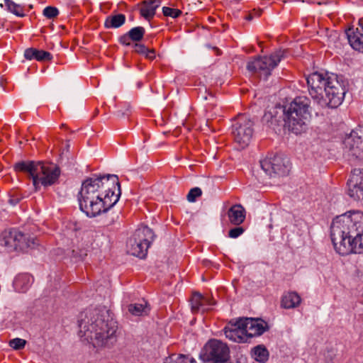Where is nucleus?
I'll list each match as a JSON object with an SVG mask.
<instances>
[{
  "label": "nucleus",
  "mask_w": 363,
  "mask_h": 363,
  "mask_svg": "<svg viewBox=\"0 0 363 363\" xmlns=\"http://www.w3.org/2000/svg\"><path fill=\"white\" fill-rule=\"evenodd\" d=\"M121 194L118 177L115 174L88 178L78 194L79 208L87 216L96 217L113 207Z\"/></svg>",
  "instance_id": "f257e3e1"
},
{
  "label": "nucleus",
  "mask_w": 363,
  "mask_h": 363,
  "mask_svg": "<svg viewBox=\"0 0 363 363\" xmlns=\"http://www.w3.org/2000/svg\"><path fill=\"white\" fill-rule=\"evenodd\" d=\"M306 81L311 96L321 108H335L342 104L345 91L336 76L315 72Z\"/></svg>",
  "instance_id": "f03ea898"
},
{
  "label": "nucleus",
  "mask_w": 363,
  "mask_h": 363,
  "mask_svg": "<svg viewBox=\"0 0 363 363\" xmlns=\"http://www.w3.org/2000/svg\"><path fill=\"white\" fill-rule=\"evenodd\" d=\"M87 320L80 324V332L95 347L113 345L116 339L117 325L113 320L108 319V311L94 309L89 311Z\"/></svg>",
  "instance_id": "7ed1b4c3"
},
{
  "label": "nucleus",
  "mask_w": 363,
  "mask_h": 363,
  "mask_svg": "<svg viewBox=\"0 0 363 363\" xmlns=\"http://www.w3.org/2000/svg\"><path fill=\"white\" fill-rule=\"evenodd\" d=\"M363 233V212L349 211L333 219L330 226V236L335 250L338 246L354 240Z\"/></svg>",
  "instance_id": "20e7f679"
},
{
  "label": "nucleus",
  "mask_w": 363,
  "mask_h": 363,
  "mask_svg": "<svg viewBox=\"0 0 363 363\" xmlns=\"http://www.w3.org/2000/svg\"><path fill=\"white\" fill-rule=\"evenodd\" d=\"M14 168L16 171L29 173L36 191L40 186L47 187L55 184L60 174V168L53 163L19 162Z\"/></svg>",
  "instance_id": "39448f33"
},
{
  "label": "nucleus",
  "mask_w": 363,
  "mask_h": 363,
  "mask_svg": "<svg viewBox=\"0 0 363 363\" xmlns=\"http://www.w3.org/2000/svg\"><path fill=\"white\" fill-rule=\"evenodd\" d=\"M310 99L306 96L296 97L288 106H284V121L290 130L295 134L303 131L311 117Z\"/></svg>",
  "instance_id": "423d86ee"
},
{
  "label": "nucleus",
  "mask_w": 363,
  "mask_h": 363,
  "mask_svg": "<svg viewBox=\"0 0 363 363\" xmlns=\"http://www.w3.org/2000/svg\"><path fill=\"white\" fill-rule=\"evenodd\" d=\"M284 57V50H277L269 56L257 57L251 59L247 64V69L257 74L260 78L267 79L272 71L278 65Z\"/></svg>",
  "instance_id": "0eeeda50"
},
{
  "label": "nucleus",
  "mask_w": 363,
  "mask_h": 363,
  "mask_svg": "<svg viewBox=\"0 0 363 363\" xmlns=\"http://www.w3.org/2000/svg\"><path fill=\"white\" fill-rule=\"evenodd\" d=\"M153 238L154 233L150 228L147 226L138 228L127 242L128 253L144 258Z\"/></svg>",
  "instance_id": "6e6552de"
},
{
  "label": "nucleus",
  "mask_w": 363,
  "mask_h": 363,
  "mask_svg": "<svg viewBox=\"0 0 363 363\" xmlns=\"http://www.w3.org/2000/svg\"><path fill=\"white\" fill-rule=\"evenodd\" d=\"M253 121L245 114H240L233 125V134L235 142L242 149L246 147L253 135Z\"/></svg>",
  "instance_id": "1a4fd4ad"
},
{
  "label": "nucleus",
  "mask_w": 363,
  "mask_h": 363,
  "mask_svg": "<svg viewBox=\"0 0 363 363\" xmlns=\"http://www.w3.org/2000/svg\"><path fill=\"white\" fill-rule=\"evenodd\" d=\"M201 357L206 362L227 363L230 357V350L225 343L213 339L210 340L203 347Z\"/></svg>",
  "instance_id": "9d476101"
},
{
  "label": "nucleus",
  "mask_w": 363,
  "mask_h": 363,
  "mask_svg": "<svg viewBox=\"0 0 363 363\" xmlns=\"http://www.w3.org/2000/svg\"><path fill=\"white\" fill-rule=\"evenodd\" d=\"M260 164L262 169L270 177L284 176L289 172V161L281 155L267 157Z\"/></svg>",
  "instance_id": "9b49d317"
},
{
  "label": "nucleus",
  "mask_w": 363,
  "mask_h": 363,
  "mask_svg": "<svg viewBox=\"0 0 363 363\" xmlns=\"http://www.w3.org/2000/svg\"><path fill=\"white\" fill-rule=\"evenodd\" d=\"M344 145L349 155L363 162V125L353 130L345 138Z\"/></svg>",
  "instance_id": "f8f14e48"
},
{
  "label": "nucleus",
  "mask_w": 363,
  "mask_h": 363,
  "mask_svg": "<svg viewBox=\"0 0 363 363\" xmlns=\"http://www.w3.org/2000/svg\"><path fill=\"white\" fill-rule=\"evenodd\" d=\"M348 195L354 200L363 199V169H354L347 182Z\"/></svg>",
  "instance_id": "ddd939ff"
},
{
  "label": "nucleus",
  "mask_w": 363,
  "mask_h": 363,
  "mask_svg": "<svg viewBox=\"0 0 363 363\" xmlns=\"http://www.w3.org/2000/svg\"><path fill=\"white\" fill-rule=\"evenodd\" d=\"M225 337L236 342H245L247 341L243 326L241 325V319L231 320L224 328Z\"/></svg>",
  "instance_id": "4468645a"
},
{
  "label": "nucleus",
  "mask_w": 363,
  "mask_h": 363,
  "mask_svg": "<svg viewBox=\"0 0 363 363\" xmlns=\"http://www.w3.org/2000/svg\"><path fill=\"white\" fill-rule=\"evenodd\" d=\"M241 325L244 328V331L247 340L250 337L260 335L264 332V323L258 319L241 318Z\"/></svg>",
  "instance_id": "2eb2a0df"
},
{
  "label": "nucleus",
  "mask_w": 363,
  "mask_h": 363,
  "mask_svg": "<svg viewBox=\"0 0 363 363\" xmlns=\"http://www.w3.org/2000/svg\"><path fill=\"white\" fill-rule=\"evenodd\" d=\"M336 252L341 255H347L350 253H363V233L359 235V237L358 236L354 240H349L348 242L339 245Z\"/></svg>",
  "instance_id": "dca6fc26"
},
{
  "label": "nucleus",
  "mask_w": 363,
  "mask_h": 363,
  "mask_svg": "<svg viewBox=\"0 0 363 363\" xmlns=\"http://www.w3.org/2000/svg\"><path fill=\"white\" fill-rule=\"evenodd\" d=\"M18 238H21V232L18 230L12 229L8 232L5 231L0 238V245L9 252L16 251Z\"/></svg>",
  "instance_id": "f3484780"
},
{
  "label": "nucleus",
  "mask_w": 363,
  "mask_h": 363,
  "mask_svg": "<svg viewBox=\"0 0 363 363\" xmlns=\"http://www.w3.org/2000/svg\"><path fill=\"white\" fill-rule=\"evenodd\" d=\"M347 35L350 45L354 50L363 52V20L359 21L355 30L349 29Z\"/></svg>",
  "instance_id": "a211bd4d"
},
{
  "label": "nucleus",
  "mask_w": 363,
  "mask_h": 363,
  "mask_svg": "<svg viewBox=\"0 0 363 363\" xmlns=\"http://www.w3.org/2000/svg\"><path fill=\"white\" fill-rule=\"evenodd\" d=\"M160 4V0L143 1L140 6V13L145 19L150 21L155 15L156 9Z\"/></svg>",
  "instance_id": "6ab92c4d"
},
{
  "label": "nucleus",
  "mask_w": 363,
  "mask_h": 363,
  "mask_svg": "<svg viewBox=\"0 0 363 363\" xmlns=\"http://www.w3.org/2000/svg\"><path fill=\"white\" fill-rule=\"evenodd\" d=\"M301 303V296L295 291L284 293L281 298V307L285 309L297 308Z\"/></svg>",
  "instance_id": "aec40b11"
},
{
  "label": "nucleus",
  "mask_w": 363,
  "mask_h": 363,
  "mask_svg": "<svg viewBox=\"0 0 363 363\" xmlns=\"http://www.w3.org/2000/svg\"><path fill=\"white\" fill-rule=\"evenodd\" d=\"M228 217L230 223L239 225L245 219V210L240 204L233 205L228 211Z\"/></svg>",
  "instance_id": "412c9836"
},
{
  "label": "nucleus",
  "mask_w": 363,
  "mask_h": 363,
  "mask_svg": "<svg viewBox=\"0 0 363 363\" xmlns=\"http://www.w3.org/2000/svg\"><path fill=\"white\" fill-rule=\"evenodd\" d=\"M33 282V277L28 274H20L16 277L13 284L16 289L25 292Z\"/></svg>",
  "instance_id": "4be33fe9"
},
{
  "label": "nucleus",
  "mask_w": 363,
  "mask_h": 363,
  "mask_svg": "<svg viewBox=\"0 0 363 363\" xmlns=\"http://www.w3.org/2000/svg\"><path fill=\"white\" fill-rule=\"evenodd\" d=\"M125 22V15L118 13L108 16L104 22V26L106 28H117L123 26Z\"/></svg>",
  "instance_id": "5701e85b"
},
{
  "label": "nucleus",
  "mask_w": 363,
  "mask_h": 363,
  "mask_svg": "<svg viewBox=\"0 0 363 363\" xmlns=\"http://www.w3.org/2000/svg\"><path fill=\"white\" fill-rule=\"evenodd\" d=\"M252 357L260 363H264L268 360L269 352L263 345H258L252 350Z\"/></svg>",
  "instance_id": "b1692460"
},
{
  "label": "nucleus",
  "mask_w": 363,
  "mask_h": 363,
  "mask_svg": "<svg viewBox=\"0 0 363 363\" xmlns=\"http://www.w3.org/2000/svg\"><path fill=\"white\" fill-rule=\"evenodd\" d=\"M128 311L133 315H143L148 313L150 308L147 303L145 301H143V303L129 305Z\"/></svg>",
  "instance_id": "393cba45"
},
{
  "label": "nucleus",
  "mask_w": 363,
  "mask_h": 363,
  "mask_svg": "<svg viewBox=\"0 0 363 363\" xmlns=\"http://www.w3.org/2000/svg\"><path fill=\"white\" fill-rule=\"evenodd\" d=\"M21 238H18L17 241V250H25L28 248L34 247L35 245V240L30 236L23 234L21 232Z\"/></svg>",
  "instance_id": "a878e982"
},
{
  "label": "nucleus",
  "mask_w": 363,
  "mask_h": 363,
  "mask_svg": "<svg viewBox=\"0 0 363 363\" xmlns=\"http://www.w3.org/2000/svg\"><path fill=\"white\" fill-rule=\"evenodd\" d=\"M207 299L205 296L199 293H194L191 298V311L193 313H197L204 307V303L202 301H206Z\"/></svg>",
  "instance_id": "bb28decb"
},
{
  "label": "nucleus",
  "mask_w": 363,
  "mask_h": 363,
  "mask_svg": "<svg viewBox=\"0 0 363 363\" xmlns=\"http://www.w3.org/2000/svg\"><path fill=\"white\" fill-rule=\"evenodd\" d=\"M164 363H196L195 359L183 354H172L167 357Z\"/></svg>",
  "instance_id": "cd10ccee"
},
{
  "label": "nucleus",
  "mask_w": 363,
  "mask_h": 363,
  "mask_svg": "<svg viewBox=\"0 0 363 363\" xmlns=\"http://www.w3.org/2000/svg\"><path fill=\"white\" fill-rule=\"evenodd\" d=\"M130 39L133 41H140L143 39L145 30L143 27H135L131 28L128 32Z\"/></svg>",
  "instance_id": "c85d7f7f"
},
{
  "label": "nucleus",
  "mask_w": 363,
  "mask_h": 363,
  "mask_svg": "<svg viewBox=\"0 0 363 363\" xmlns=\"http://www.w3.org/2000/svg\"><path fill=\"white\" fill-rule=\"evenodd\" d=\"M5 5L7 6L8 9L16 14L18 16H23V9L21 6L15 4L11 0H4Z\"/></svg>",
  "instance_id": "c756f323"
},
{
  "label": "nucleus",
  "mask_w": 363,
  "mask_h": 363,
  "mask_svg": "<svg viewBox=\"0 0 363 363\" xmlns=\"http://www.w3.org/2000/svg\"><path fill=\"white\" fill-rule=\"evenodd\" d=\"M162 13L165 16H170L174 18H177L182 14V11L177 9L164 6L162 8Z\"/></svg>",
  "instance_id": "7c9ffc66"
},
{
  "label": "nucleus",
  "mask_w": 363,
  "mask_h": 363,
  "mask_svg": "<svg viewBox=\"0 0 363 363\" xmlns=\"http://www.w3.org/2000/svg\"><path fill=\"white\" fill-rule=\"evenodd\" d=\"M201 194V189L199 187H194L191 189L187 194V200L190 202H194Z\"/></svg>",
  "instance_id": "2f4dec72"
},
{
  "label": "nucleus",
  "mask_w": 363,
  "mask_h": 363,
  "mask_svg": "<svg viewBox=\"0 0 363 363\" xmlns=\"http://www.w3.org/2000/svg\"><path fill=\"white\" fill-rule=\"evenodd\" d=\"M58 14V9L53 6H47L43 10V15L49 19L57 17Z\"/></svg>",
  "instance_id": "473e14b6"
},
{
  "label": "nucleus",
  "mask_w": 363,
  "mask_h": 363,
  "mask_svg": "<svg viewBox=\"0 0 363 363\" xmlns=\"http://www.w3.org/2000/svg\"><path fill=\"white\" fill-rule=\"evenodd\" d=\"M26 344V341L21 338H14L9 341V346L14 350H21Z\"/></svg>",
  "instance_id": "72a5a7b5"
},
{
  "label": "nucleus",
  "mask_w": 363,
  "mask_h": 363,
  "mask_svg": "<svg viewBox=\"0 0 363 363\" xmlns=\"http://www.w3.org/2000/svg\"><path fill=\"white\" fill-rule=\"evenodd\" d=\"M37 52L35 59L38 61H49L52 59V55L49 52L37 50Z\"/></svg>",
  "instance_id": "f704fd0d"
},
{
  "label": "nucleus",
  "mask_w": 363,
  "mask_h": 363,
  "mask_svg": "<svg viewBox=\"0 0 363 363\" xmlns=\"http://www.w3.org/2000/svg\"><path fill=\"white\" fill-rule=\"evenodd\" d=\"M245 231L242 227H235L230 229L228 232V236L231 238H237L240 236Z\"/></svg>",
  "instance_id": "c9c22d12"
},
{
  "label": "nucleus",
  "mask_w": 363,
  "mask_h": 363,
  "mask_svg": "<svg viewBox=\"0 0 363 363\" xmlns=\"http://www.w3.org/2000/svg\"><path fill=\"white\" fill-rule=\"evenodd\" d=\"M37 49L35 48H28L24 52V57L27 60H33L35 59V55L37 54Z\"/></svg>",
  "instance_id": "e433bc0d"
},
{
  "label": "nucleus",
  "mask_w": 363,
  "mask_h": 363,
  "mask_svg": "<svg viewBox=\"0 0 363 363\" xmlns=\"http://www.w3.org/2000/svg\"><path fill=\"white\" fill-rule=\"evenodd\" d=\"M86 251L85 250H82L78 252V250H73L72 255L74 257L78 258L79 259L82 260L86 256Z\"/></svg>",
  "instance_id": "4c0bfd02"
},
{
  "label": "nucleus",
  "mask_w": 363,
  "mask_h": 363,
  "mask_svg": "<svg viewBox=\"0 0 363 363\" xmlns=\"http://www.w3.org/2000/svg\"><path fill=\"white\" fill-rule=\"evenodd\" d=\"M130 37L128 33L126 34L122 35L119 38V42L125 45H130Z\"/></svg>",
  "instance_id": "58836bf2"
},
{
  "label": "nucleus",
  "mask_w": 363,
  "mask_h": 363,
  "mask_svg": "<svg viewBox=\"0 0 363 363\" xmlns=\"http://www.w3.org/2000/svg\"><path fill=\"white\" fill-rule=\"evenodd\" d=\"M134 48L135 52L137 53L145 55V52H147V48L142 44L135 43Z\"/></svg>",
  "instance_id": "ea45409f"
},
{
  "label": "nucleus",
  "mask_w": 363,
  "mask_h": 363,
  "mask_svg": "<svg viewBox=\"0 0 363 363\" xmlns=\"http://www.w3.org/2000/svg\"><path fill=\"white\" fill-rule=\"evenodd\" d=\"M207 301H202V303H204V307L201 308L202 311H208L209 309V307L213 306L214 304V302L208 297H205Z\"/></svg>",
  "instance_id": "a19ab883"
},
{
  "label": "nucleus",
  "mask_w": 363,
  "mask_h": 363,
  "mask_svg": "<svg viewBox=\"0 0 363 363\" xmlns=\"http://www.w3.org/2000/svg\"><path fill=\"white\" fill-rule=\"evenodd\" d=\"M145 55L149 59H153L155 57V51L153 50H148L147 48V52H145Z\"/></svg>",
  "instance_id": "79ce46f5"
},
{
  "label": "nucleus",
  "mask_w": 363,
  "mask_h": 363,
  "mask_svg": "<svg viewBox=\"0 0 363 363\" xmlns=\"http://www.w3.org/2000/svg\"><path fill=\"white\" fill-rule=\"evenodd\" d=\"M20 201V198L18 197H14V196H11L9 200V203H11V205H16Z\"/></svg>",
  "instance_id": "37998d69"
},
{
  "label": "nucleus",
  "mask_w": 363,
  "mask_h": 363,
  "mask_svg": "<svg viewBox=\"0 0 363 363\" xmlns=\"http://www.w3.org/2000/svg\"><path fill=\"white\" fill-rule=\"evenodd\" d=\"M261 13H262V10L259 9L257 11H256V15L259 16H260Z\"/></svg>",
  "instance_id": "c03bdc74"
},
{
  "label": "nucleus",
  "mask_w": 363,
  "mask_h": 363,
  "mask_svg": "<svg viewBox=\"0 0 363 363\" xmlns=\"http://www.w3.org/2000/svg\"><path fill=\"white\" fill-rule=\"evenodd\" d=\"M252 14H250V15H249V16H248V18H247V19H249V20H250V19H252Z\"/></svg>",
  "instance_id": "a18cd8bd"
}]
</instances>
